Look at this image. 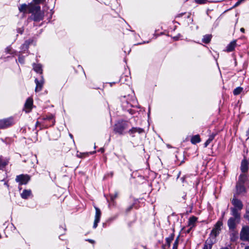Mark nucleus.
<instances>
[{"mask_svg":"<svg viewBox=\"0 0 249 249\" xmlns=\"http://www.w3.org/2000/svg\"><path fill=\"white\" fill-rule=\"evenodd\" d=\"M236 45V43L235 40H233L231 41L227 47L226 51L228 52H230L234 50L235 46Z\"/></svg>","mask_w":249,"mask_h":249,"instance_id":"15","label":"nucleus"},{"mask_svg":"<svg viewBox=\"0 0 249 249\" xmlns=\"http://www.w3.org/2000/svg\"><path fill=\"white\" fill-rule=\"evenodd\" d=\"M174 237V234H172L169 237L166 238V242L167 246L170 247L171 242L173 240Z\"/></svg>","mask_w":249,"mask_h":249,"instance_id":"26","label":"nucleus"},{"mask_svg":"<svg viewBox=\"0 0 249 249\" xmlns=\"http://www.w3.org/2000/svg\"><path fill=\"white\" fill-rule=\"evenodd\" d=\"M197 218L195 216L191 217L189 219L188 225L190 227V229L194 227L195 223L196 222Z\"/></svg>","mask_w":249,"mask_h":249,"instance_id":"20","label":"nucleus"},{"mask_svg":"<svg viewBox=\"0 0 249 249\" xmlns=\"http://www.w3.org/2000/svg\"><path fill=\"white\" fill-rule=\"evenodd\" d=\"M53 116H51V117H49L48 118H46L45 119L52 120V119H53Z\"/></svg>","mask_w":249,"mask_h":249,"instance_id":"37","label":"nucleus"},{"mask_svg":"<svg viewBox=\"0 0 249 249\" xmlns=\"http://www.w3.org/2000/svg\"><path fill=\"white\" fill-rule=\"evenodd\" d=\"M195 1L199 4H203L206 2V0H195Z\"/></svg>","mask_w":249,"mask_h":249,"instance_id":"34","label":"nucleus"},{"mask_svg":"<svg viewBox=\"0 0 249 249\" xmlns=\"http://www.w3.org/2000/svg\"><path fill=\"white\" fill-rule=\"evenodd\" d=\"M101 151H102V152H103V150H102V149H101Z\"/></svg>","mask_w":249,"mask_h":249,"instance_id":"43","label":"nucleus"},{"mask_svg":"<svg viewBox=\"0 0 249 249\" xmlns=\"http://www.w3.org/2000/svg\"><path fill=\"white\" fill-rule=\"evenodd\" d=\"M191 142L193 144H196V143H198L200 142V138L198 135H196L193 136L191 139Z\"/></svg>","mask_w":249,"mask_h":249,"instance_id":"19","label":"nucleus"},{"mask_svg":"<svg viewBox=\"0 0 249 249\" xmlns=\"http://www.w3.org/2000/svg\"><path fill=\"white\" fill-rule=\"evenodd\" d=\"M221 249H228V248H222Z\"/></svg>","mask_w":249,"mask_h":249,"instance_id":"41","label":"nucleus"},{"mask_svg":"<svg viewBox=\"0 0 249 249\" xmlns=\"http://www.w3.org/2000/svg\"><path fill=\"white\" fill-rule=\"evenodd\" d=\"M125 124L123 123H118L115 126L114 131L120 134L123 133V131L125 129Z\"/></svg>","mask_w":249,"mask_h":249,"instance_id":"8","label":"nucleus"},{"mask_svg":"<svg viewBox=\"0 0 249 249\" xmlns=\"http://www.w3.org/2000/svg\"><path fill=\"white\" fill-rule=\"evenodd\" d=\"M222 225V222L218 221L214 226L210 234V237L214 239L215 237L219 233L221 230V227Z\"/></svg>","mask_w":249,"mask_h":249,"instance_id":"2","label":"nucleus"},{"mask_svg":"<svg viewBox=\"0 0 249 249\" xmlns=\"http://www.w3.org/2000/svg\"><path fill=\"white\" fill-rule=\"evenodd\" d=\"M33 104V99L31 98H29L27 99L26 102L25 104V109L26 112H28L30 111L32 109V107Z\"/></svg>","mask_w":249,"mask_h":249,"instance_id":"11","label":"nucleus"},{"mask_svg":"<svg viewBox=\"0 0 249 249\" xmlns=\"http://www.w3.org/2000/svg\"><path fill=\"white\" fill-rule=\"evenodd\" d=\"M30 179V177L29 175L23 174L17 176L16 178V181L20 185L27 184Z\"/></svg>","mask_w":249,"mask_h":249,"instance_id":"3","label":"nucleus"},{"mask_svg":"<svg viewBox=\"0 0 249 249\" xmlns=\"http://www.w3.org/2000/svg\"><path fill=\"white\" fill-rule=\"evenodd\" d=\"M231 214L233 216L232 217L236 218L237 219L240 220V213L238 212V209L234 208H231Z\"/></svg>","mask_w":249,"mask_h":249,"instance_id":"14","label":"nucleus"},{"mask_svg":"<svg viewBox=\"0 0 249 249\" xmlns=\"http://www.w3.org/2000/svg\"><path fill=\"white\" fill-rule=\"evenodd\" d=\"M34 70L37 72L41 73H42V68L41 65L39 64H35L34 65Z\"/></svg>","mask_w":249,"mask_h":249,"instance_id":"24","label":"nucleus"},{"mask_svg":"<svg viewBox=\"0 0 249 249\" xmlns=\"http://www.w3.org/2000/svg\"><path fill=\"white\" fill-rule=\"evenodd\" d=\"M28 10L30 13H35L40 11V7L37 4L30 3L28 5Z\"/></svg>","mask_w":249,"mask_h":249,"instance_id":"9","label":"nucleus"},{"mask_svg":"<svg viewBox=\"0 0 249 249\" xmlns=\"http://www.w3.org/2000/svg\"><path fill=\"white\" fill-rule=\"evenodd\" d=\"M224 214H225V213H223V215H222V216H224Z\"/></svg>","mask_w":249,"mask_h":249,"instance_id":"42","label":"nucleus"},{"mask_svg":"<svg viewBox=\"0 0 249 249\" xmlns=\"http://www.w3.org/2000/svg\"><path fill=\"white\" fill-rule=\"evenodd\" d=\"M240 219L234 217H230L228 221V226L230 230H233L235 228L236 224L239 223Z\"/></svg>","mask_w":249,"mask_h":249,"instance_id":"5","label":"nucleus"},{"mask_svg":"<svg viewBox=\"0 0 249 249\" xmlns=\"http://www.w3.org/2000/svg\"><path fill=\"white\" fill-rule=\"evenodd\" d=\"M213 240L212 238L209 237L205 242L203 249H211L213 243Z\"/></svg>","mask_w":249,"mask_h":249,"instance_id":"13","label":"nucleus"},{"mask_svg":"<svg viewBox=\"0 0 249 249\" xmlns=\"http://www.w3.org/2000/svg\"><path fill=\"white\" fill-rule=\"evenodd\" d=\"M18 9L20 12H25L26 10L28 9V5L23 4L19 7Z\"/></svg>","mask_w":249,"mask_h":249,"instance_id":"27","label":"nucleus"},{"mask_svg":"<svg viewBox=\"0 0 249 249\" xmlns=\"http://www.w3.org/2000/svg\"><path fill=\"white\" fill-rule=\"evenodd\" d=\"M231 203L234 206V208H237L239 210H241L243 208V205L242 202L240 200L236 198L235 197H234L231 200Z\"/></svg>","mask_w":249,"mask_h":249,"instance_id":"7","label":"nucleus"},{"mask_svg":"<svg viewBox=\"0 0 249 249\" xmlns=\"http://www.w3.org/2000/svg\"><path fill=\"white\" fill-rule=\"evenodd\" d=\"M178 239H179V237L178 236L177 237V238L176 239V240L174 243L173 249H177L178 244Z\"/></svg>","mask_w":249,"mask_h":249,"instance_id":"30","label":"nucleus"},{"mask_svg":"<svg viewBox=\"0 0 249 249\" xmlns=\"http://www.w3.org/2000/svg\"><path fill=\"white\" fill-rule=\"evenodd\" d=\"M8 160L2 159L0 157V169L4 168L8 164Z\"/></svg>","mask_w":249,"mask_h":249,"instance_id":"18","label":"nucleus"},{"mask_svg":"<svg viewBox=\"0 0 249 249\" xmlns=\"http://www.w3.org/2000/svg\"><path fill=\"white\" fill-rule=\"evenodd\" d=\"M240 238L242 241L249 242V227L243 226L240 232Z\"/></svg>","mask_w":249,"mask_h":249,"instance_id":"1","label":"nucleus"},{"mask_svg":"<svg viewBox=\"0 0 249 249\" xmlns=\"http://www.w3.org/2000/svg\"><path fill=\"white\" fill-rule=\"evenodd\" d=\"M87 241L92 244H94L95 243V241L92 239H88Z\"/></svg>","mask_w":249,"mask_h":249,"instance_id":"36","label":"nucleus"},{"mask_svg":"<svg viewBox=\"0 0 249 249\" xmlns=\"http://www.w3.org/2000/svg\"><path fill=\"white\" fill-rule=\"evenodd\" d=\"M214 136L215 135L214 134H212L210 136L209 139L206 141V142L204 143V146L205 147H207L210 143V142L213 140Z\"/></svg>","mask_w":249,"mask_h":249,"instance_id":"25","label":"nucleus"},{"mask_svg":"<svg viewBox=\"0 0 249 249\" xmlns=\"http://www.w3.org/2000/svg\"><path fill=\"white\" fill-rule=\"evenodd\" d=\"M243 183L238 182L236 185V189L238 193H242L245 192V188L242 185Z\"/></svg>","mask_w":249,"mask_h":249,"instance_id":"21","label":"nucleus"},{"mask_svg":"<svg viewBox=\"0 0 249 249\" xmlns=\"http://www.w3.org/2000/svg\"><path fill=\"white\" fill-rule=\"evenodd\" d=\"M14 124L12 118L0 120V129H4Z\"/></svg>","mask_w":249,"mask_h":249,"instance_id":"4","label":"nucleus"},{"mask_svg":"<svg viewBox=\"0 0 249 249\" xmlns=\"http://www.w3.org/2000/svg\"><path fill=\"white\" fill-rule=\"evenodd\" d=\"M118 194L116 193L114 194V195H111L110 196V199L111 201H113L117 197Z\"/></svg>","mask_w":249,"mask_h":249,"instance_id":"32","label":"nucleus"},{"mask_svg":"<svg viewBox=\"0 0 249 249\" xmlns=\"http://www.w3.org/2000/svg\"><path fill=\"white\" fill-rule=\"evenodd\" d=\"M143 131V129L140 128L133 127L131 129L129 130V133L130 134L133 133L138 132L139 133H141Z\"/></svg>","mask_w":249,"mask_h":249,"instance_id":"22","label":"nucleus"},{"mask_svg":"<svg viewBox=\"0 0 249 249\" xmlns=\"http://www.w3.org/2000/svg\"><path fill=\"white\" fill-rule=\"evenodd\" d=\"M94 208H95L96 212H95V219H94L93 227V228L95 229L97 227L98 223L100 221V217L101 216V212L100 210L98 208H97L96 207H94Z\"/></svg>","mask_w":249,"mask_h":249,"instance_id":"6","label":"nucleus"},{"mask_svg":"<svg viewBox=\"0 0 249 249\" xmlns=\"http://www.w3.org/2000/svg\"><path fill=\"white\" fill-rule=\"evenodd\" d=\"M243 1H244V0H239V1H238L235 4V5L233 6L232 8H235L237 6H238V5H239Z\"/></svg>","mask_w":249,"mask_h":249,"instance_id":"33","label":"nucleus"},{"mask_svg":"<svg viewBox=\"0 0 249 249\" xmlns=\"http://www.w3.org/2000/svg\"><path fill=\"white\" fill-rule=\"evenodd\" d=\"M34 1L36 3V4H39L41 3H43L44 0H34Z\"/></svg>","mask_w":249,"mask_h":249,"instance_id":"35","label":"nucleus"},{"mask_svg":"<svg viewBox=\"0 0 249 249\" xmlns=\"http://www.w3.org/2000/svg\"><path fill=\"white\" fill-rule=\"evenodd\" d=\"M248 163L247 161L245 160H243L241 165V170L243 172H246L248 171Z\"/></svg>","mask_w":249,"mask_h":249,"instance_id":"16","label":"nucleus"},{"mask_svg":"<svg viewBox=\"0 0 249 249\" xmlns=\"http://www.w3.org/2000/svg\"><path fill=\"white\" fill-rule=\"evenodd\" d=\"M243 90V88L241 87H237L233 90V94L235 95L239 94Z\"/></svg>","mask_w":249,"mask_h":249,"instance_id":"29","label":"nucleus"},{"mask_svg":"<svg viewBox=\"0 0 249 249\" xmlns=\"http://www.w3.org/2000/svg\"><path fill=\"white\" fill-rule=\"evenodd\" d=\"M245 218L248 219L249 220V204L248 205L246 210V213L244 215Z\"/></svg>","mask_w":249,"mask_h":249,"instance_id":"31","label":"nucleus"},{"mask_svg":"<svg viewBox=\"0 0 249 249\" xmlns=\"http://www.w3.org/2000/svg\"><path fill=\"white\" fill-rule=\"evenodd\" d=\"M240 31L241 32H242V33H244L245 32V29L243 28H241L240 29Z\"/></svg>","mask_w":249,"mask_h":249,"instance_id":"38","label":"nucleus"},{"mask_svg":"<svg viewBox=\"0 0 249 249\" xmlns=\"http://www.w3.org/2000/svg\"><path fill=\"white\" fill-rule=\"evenodd\" d=\"M247 180V176L244 174H241L239 178L238 182L244 183Z\"/></svg>","mask_w":249,"mask_h":249,"instance_id":"23","label":"nucleus"},{"mask_svg":"<svg viewBox=\"0 0 249 249\" xmlns=\"http://www.w3.org/2000/svg\"><path fill=\"white\" fill-rule=\"evenodd\" d=\"M31 195V191L30 190H24L21 194V196L22 198L26 199Z\"/></svg>","mask_w":249,"mask_h":249,"instance_id":"17","label":"nucleus"},{"mask_svg":"<svg viewBox=\"0 0 249 249\" xmlns=\"http://www.w3.org/2000/svg\"><path fill=\"white\" fill-rule=\"evenodd\" d=\"M33 19L36 21H39L43 19L44 13L41 11L33 14Z\"/></svg>","mask_w":249,"mask_h":249,"instance_id":"12","label":"nucleus"},{"mask_svg":"<svg viewBox=\"0 0 249 249\" xmlns=\"http://www.w3.org/2000/svg\"><path fill=\"white\" fill-rule=\"evenodd\" d=\"M245 249H249V247H246Z\"/></svg>","mask_w":249,"mask_h":249,"instance_id":"40","label":"nucleus"},{"mask_svg":"<svg viewBox=\"0 0 249 249\" xmlns=\"http://www.w3.org/2000/svg\"><path fill=\"white\" fill-rule=\"evenodd\" d=\"M35 82L36 84L35 91H40V90H41L44 83L43 79L42 78V79H41L40 81H38V79L36 78L35 80Z\"/></svg>","mask_w":249,"mask_h":249,"instance_id":"10","label":"nucleus"},{"mask_svg":"<svg viewBox=\"0 0 249 249\" xmlns=\"http://www.w3.org/2000/svg\"><path fill=\"white\" fill-rule=\"evenodd\" d=\"M211 39V36L209 35H205L203 36V38L202 39L203 42L205 43H209Z\"/></svg>","mask_w":249,"mask_h":249,"instance_id":"28","label":"nucleus"},{"mask_svg":"<svg viewBox=\"0 0 249 249\" xmlns=\"http://www.w3.org/2000/svg\"><path fill=\"white\" fill-rule=\"evenodd\" d=\"M132 206H130V207H129L128 209V211H130V210L132 209Z\"/></svg>","mask_w":249,"mask_h":249,"instance_id":"39","label":"nucleus"}]
</instances>
